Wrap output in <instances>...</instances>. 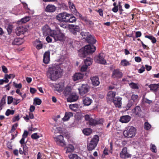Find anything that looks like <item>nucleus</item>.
Returning a JSON list of instances; mask_svg holds the SVG:
<instances>
[{
  "label": "nucleus",
  "mask_w": 159,
  "mask_h": 159,
  "mask_svg": "<svg viewBox=\"0 0 159 159\" xmlns=\"http://www.w3.org/2000/svg\"><path fill=\"white\" fill-rule=\"evenodd\" d=\"M62 70L59 66L55 64L50 66L47 72L48 77L52 81H55L61 76Z\"/></svg>",
  "instance_id": "obj_1"
},
{
  "label": "nucleus",
  "mask_w": 159,
  "mask_h": 159,
  "mask_svg": "<svg viewBox=\"0 0 159 159\" xmlns=\"http://www.w3.org/2000/svg\"><path fill=\"white\" fill-rule=\"evenodd\" d=\"M56 18L59 21L66 23H73L76 20V18L73 14L66 12L59 13L56 16Z\"/></svg>",
  "instance_id": "obj_2"
},
{
  "label": "nucleus",
  "mask_w": 159,
  "mask_h": 159,
  "mask_svg": "<svg viewBox=\"0 0 159 159\" xmlns=\"http://www.w3.org/2000/svg\"><path fill=\"white\" fill-rule=\"evenodd\" d=\"M96 50V47L93 45H87L78 51V54L81 57H85L88 54L93 53Z\"/></svg>",
  "instance_id": "obj_3"
},
{
  "label": "nucleus",
  "mask_w": 159,
  "mask_h": 159,
  "mask_svg": "<svg viewBox=\"0 0 159 159\" xmlns=\"http://www.w3.org/2000/svg\"><path fill=\"white\" fill-rule=\"evenodd\" d=\"M50 36L52 37L55 41H63L65 37L64 34L59 29L53 30L50 34Z\"/></svg>",
  "instance_id": "obj_4"
},
{
  "label": "nucleus",
  "mask_w": 159,
  "mask_h": 159,
  "mask_svg": "<svg viewBox=\"0 0 159 159\" xmlns=\"http://www.w3.org/2000/svg\"><path fill=\"white\" fill-rule=\"evenodd\" d=\"M99 140V137L97 135H95L91 140L88 142L87 144V149L89 151L94 149L97 146Z\"/></svg>",
  "instance_id": "obj_5"
},
{
  "label": "nucleus",
  "mask_w": 159,
  "mask_h": 159,
  "mask_svg": "<svg viewBox=\"0 0 159 159\" xmlns=\"http://www.w3.org/2000/svg\"><path fill=\"white\" fill-rule=\"evenodd\" d=\"M136 130L133 126L128 127L123 132V135L125 138H130L135 136Z\"/></svg>",
  "instance_id": "obj_6"
},
{
  "label": "nucleus",
  "mask_w": 159,
  "mask_h": 159,
  "mask_svg": "<svg viewBox=\"0 0 159 159\" xmlns=\"http://www.w3.org/2000/svg\"><path fill=\"white\" fill-rule=\"evenodd\" d=\"M80 34L83 38L85 39L88 43L91 44H94L96 43V39L89 32H82Z\"/></svg>",
  "instance_id": "obj_7"
},
{
  "label": "nucleus",
  "mask_w": 159,
  "mask_h": 159,
  "mask_svg": "<svg viewBox=\"0 0 159 159\" xmlns=\"http://www.w3.org/2000/svg\"><path fill=\"white\" fill-rule=\"evenodd\" d=\"M105 54L102 53H100L98 55L95 57L94 60L96 63L102 64L106 63V60L104 59Z\"/></svg>",
  "instance_id": "obj_8"
},
{
  "label": "nucleus",
  "mask_w": 159,
  "mask_h": 159,
  "mask_svg": "<svg viewBox=\"0 0 159 159\" xmlns=\"http://www.w3.org/2000/svg\"><path fill=\"white\" fill-rule=\"evenodd\" d=\"M53 138L57 144L61 146H64L66 145L65 142L62 135H60L58 136H54Z\"/></svg>",
  "instance_id": "obj_9"
},
{
  "label": "nucleus",
  "mask_w": 159,
  "mask_h": 159,
  "mask_svg": "<svg viewBox=\"0 0 159 159\" xmlns=\"http://www.w3.org/2000/svg\"><path fill=\"white\" fill-rule=\"evenodd\" d=\"M120 156L122 159H125L131 157V154L127 152L126 147L123 148L120 153Z\"/></svg>",
  "instance_id": "obj_10"
},
{
  "label": "nucleus",
  "mask_w": 159,
  "mask_h": 159,
  "mask_svg": "<svg viewBox=\"0 0 159 159\" xmlns=\"http://www.w3.org/2000/svg\"><path fill=\"white\" fill-rule=\"evenodd\" d=\"M89 86L87 84H83L78 89L79 93L81 95H83L87 93L89 91Z\"/></svg>",
  "instance_id": "obj_11"
},
{
  "label": "nucleus",
  "mask_w": 159,
  "mask_h": 159,
  "mask_svg": "<svg viewBox=\"0 0 159 159\" xmlns=\"http://www.w3.org/2000/svg\"><path fill=\"white\" fill-rule=\"evenodd\" d=\"M132 116L135 117H140L141 116V113L142 110L141 107L139 106L135 107L131 111Z\"/></svg>",
  "instance_id": "obj_12"
},
{
  "label": "nucleus",
  "mask_w": 159,
  "mask_h": 159,
  "mask_svg": "<svg viewBox=\"0 0 159 159\" xmlns=\"http://www.w3.org/2000/svg\"><path fill=\"white\" fill-rule=\"evenodd\" d=\"M69 28L70 32L74 35H76L80 31V27L76 25H70Z\"/></svg>",
  "instance_id": "obj_13"
},
{
  "label": "nucleus",
  "mask_w": 159,
  "mask_h": 159,
  "mask_svg": "<svg viewBox=\"0 0 159 159\" xmlns=\"http://www.w3.org/2000/svg\"><path fill=\"white\" fill-rule=\"evenodd\" d=\"M53 86L54 90L61 93L64 89V83L63 82H61L58 84H55Z\"/></svg>",
  "instance_id": "obj_14"
},
{
  "label": "nucleus",
  "mask_w": 159,
  "mask_h": 159,
  "mask_svg": "<svg viewBox=\"0 0 159 159\" xmlns=\"http://www.w3.org/2000/svg\"><path fill=\"white\" fill-rule=\"evenodd\" d=\"M42 29L43 34L44 36H47L48 35L50 36L51 32L53 30H51L47 25H46L43 26Z\"/></svg>",
  "instance_id": "obj_15"
},
{
  "label": "nucleus",
  "mask_w": 159,
  "mask_h": 159,
  "mask_svg": "<svg viewBox=\"0 0 159 159\" xmlns=\"http://www.w3.org/2000/svg\"><path fill=\"white\" fill-rule=\"evenodd\" d=\"M122 76V74L118 69L114 70L112 72L111 77L113 78H118Z\"/></svg>",
  "instance_id": "obj_16"
},
{
  "label": "nucleus",
  "mask_w": 159,
  "mask_h": 159,
  "mask_svg": "<svg viewBox=\"0 0 159 159\" xmlns=\"http://www.w3.org/2000/svg\"><path fill=\"white\" fill-rule=\"evenodd\" d=\"M26 31L27 29L25 27L21 26L16 28V32L17 35L19 36L24 34Z\"/></svg>",
  "instance_id": "obj_17"
},
{
  "label": "nucleus",
  "mask_w": 159,
  "mask_h": 159,
  "mask_svg": "<svg viewBox=\"0 0 159 159\" xmlns=\"http://www.w3.org/2000/svg\"><path fill=\"white\" fill-rule=\"evenodd\" d=\"M69 97L67 99L68 102H72L77 100L78 98V96L75 93H72L70 94Z\"/></svg>",
  "instance_id": "obj_18"
},
{
  "label": "nucleus",
  "mask_w": 159,
  "mask_h": 159,
  "mask_svg": "<svg viewBox=\"0 0 159 159\" xmlns=\"http://www.w3.org/2000/svg\"><path fill=\"white\" fill-rule=\"evenodd\" d=\"M121 98L117 97L112 101L116 107L120 108L121 106Z\"/></svg>",
  "instance_id": "obj_19"
},
{
  "label": "nucleus",
  "mask_w": 159,
  "mask_h": 159,
  "mask_svg": "<svg viewBox=\"0 0 159 159\" xmlns=\"http://www.w3.org/2000/svg\"><path fill=\"white\" fill-rule=\"evenodd\" d=\"M50 52L49 51H48L45 52L43 55V62L46 64H48L50 61Z\"/></svg>",
  "instance_id": "obj_20"
},
{
  "label": "nucleus",
  "mask_w": 159,
  "mask_h": 159,
  "mask_svg": "<svg viewBox=\"0 0 159 159\" xmlns=\"http://www.w3.org/2000/svg\"><path fill=\"white\" fill-rule=\"evenodd\" d=\"M92 83L93 85L94 86L98 85L100 84L99 78L97 76L92 77L90 78Z\"/></svg>",
  "instance_id": "obj_21"
},
{
  "label": "nucleus",
  "mask_w": 159,
  "mask_h": 159,
  "mask_svg": "<svg viewBox=\"0 0 159 159\" xmlns=\"http://www.w3.org/2000/svg\"><path fill=\"white\" fill-rule=\"evenodd\" d=\"M22 148H20L19 149V153L20 154L26 155L28 151V148L26 144L21 145Z\"/></svg>",
  "instance_id": "obj_22"
},
{
  "label": "nucleus",
  "mask_w": 159,
  "mask_h": 159,
  "mask_svg": "<svg viewBox=\"0 0 159 159\" xmlns=\"http://www.w3.org/2000/svg\"><path fill=\"white\" fill-rule=\"evenodd\" d=\"M116 95V93L112 91H109L107 94V101H113Z\"/></svg>",
  "instance_id": "obj_23"
},
{
  "label": "nucleus",
  "mask_w": 159,
  "mask_h": 159,
  "mask_svg": "<svg viewBox=\"0 0 159 159\" xmlns=\"http://www.w3.org/2000/svg\"><path fill=\"white\" fill-rule=\"evenodd\" d=\"M56 9V7L52 4H48L45 8V11L48 12H54Z\"/></svg>",
  "instance_id": "obj_24"
},
{
  "label": "nucleus",
  "mask_w": 159,
  "mask_h": 159,
  "mask_svg": "<svg viewBox=\"0 0 159 159\" xmlns=\"http://www.w3.org/2000/svg\"><path fill=\"white\" fill-rule=\"evenodd\" d=\"M84 77V74L80 73H75L72 76L73 80L75 81L82 79Z\"/></svg>",
  "instance_id": "obj_25"
},
{
  "label": "nucleus",
  "mask_w": 159,
  "mask_h": 159,
  "mask_svg": "<svg viewBox=\"0 0 159 159\" xmlns=\"http://www.w3.org/2000/svg\"><path fill=\"white\" fill-rule=\"evenodd\" d=\"M130 119L131 117L129 116H123L120 117V121L123 123H127L130 121Z\"/></svg>",
  "instance_id": "obj_26"
},
{
  "label": "nucleus",
  "mask_w": 159,
  "mask_h": 159,
  "mask_svg": "<svg viewBox=\"0 0 159 159\" xmlns=\"http://www.w3.org/2000/svg\"><path fill=\"white\" fill-rule=\"evenodd\" d=\"M83 102L85 106H88L91 104L92 102V100L89 97H85L83 98Z\"/></svg>",
  "instance_id": "obj_27"
},
{
  "label": "nucleus",
  "mask_w": 159,
  "mask_h": 159,
  "mask_svg": "<svg viewBox=\"0 0 159 159\" xmlns=\"http://www.w3.org/2000/svg\"><path fill=\"white\" fill-rule=\"evenodd\" d=\"M148 87L150 88L151 90L154 92H156L159 88V83L151 84L148 86Z\"/></svg>",
  "instance_id": "obj_28"
},
{
  "label": "nucleus",
  "mask_w": 159,
  "mask_h": 159,
  "mask_svg": "<svg viewBox=\"0 0 159 159\" xmlns=\"http://www.w3.org/2000/svg\"><path fill=\"white\" fill-rule=\"evenodd\" d=\"M24 40L23 39L18 38L15 39L12 42L13 45H20L23 43Z\"/></svg>",
  "instance_id": "obj_29"
},
{
  "label": "nucleus",
  "mask_w": 159,
  "mask_h": 159,
  "mask_svg": "<svg viewBox=\"0 0 159 159\" xmlns=\"http://www.w3.org/2000/svg\"><path fill=\"white\" fill-rule=\"evenodd\" d=\"M52 131L55 134L57 133L61 134L62 133V129L61 127L57 126H54L52 128Z\"/></svg>",
  "instance_id": "obj_30"
},
{
  "label": "nucleus",
  "mask_w": 159,
  "mask_h": 159,
  "mask_svg": "<svg viewBox=\"0 0 159 159\" xmlns=\"http://www.w3.org/2000/svg\"><path fill=\"white\" fill-rule=\"evenodd\" d=\"M73 116V114L71 112H66L65 113L64 117L62 119L63 121L68 120L70 117Z\"/></svg>",
  "instance_id": "obj_31"
},
{
  "label": "nucleus",
  "mask_w": 159,
  "mask_h": 159,
  "mask_svg": "<svg viewBox=\"0 0 159 159\" xmlns=\"http://www.w3.org/2000/svg\"><path fill=\"white\" fill-rule=\"evenodd\" d=\"M129 85L132 89H139V85L138 83L131 82L129 83Z\"/></svg>",
  "instance_id": "obj_32"
},
{
  "label": "nucleus",
  "mask_w": 159,
  "mask_h": 159,
  "mask_svg": "<svg viewBox=\"0 0 159 159\" xmlns=\"http://www.w3.org/2000/svg\"><path fill=\"white\" fill-rule=\"evenodd\" d=\"M72 90L71 87L70 86H67L66 87L63 93L66 95H70Z\"/></svg>",
  "instance_id": "obj_33"
},
{
  "label": "nucleus",
  "mask_w": 159,
  "mask_h": 159,
  "mask_svg": "<svg viewBox=\"0 0 159 159\" xmlns=\"http://www.w3.org/2000/svg\"><path fill=\"white\" fill-rule=\"evenodd\" d=\"M66 148H67L66 151V153L69 152H72L74 150V148L71 144H69Z\"/></svg>",
  "instance_id": "obj_34"
},
{
  "label": "nucleus",
  "mask_w": 159,
  "mask_h": 159,
  "mask_svg": "<svg viewBox=\"0 0 159 159\" xmlns=\"http://www.w3.org/2000/svg\"><path fill=\"white\" fill-rule=\"evenodd\" d=\"M34 45L38 49H41L43 47V44L38 40H36L34 42Z\"/></svg>",
  "instance_id": "obj_35"
},
{
  "label": "nucleus",
  "mask_w": 159,
  "mask_h": 159,
  "mask_svg": "<svg viewBox=\"0 0 159 159\" xmlns=\"http://www.w3.org/2000/svg\"><path fill=\"white\" fill-rule=\"evenodd\" d=\"M120 64L121 65L123 66H126L130 65V63L126 59H123L122 60Z\"/></svg>",
  "instance_id": "obj_36"
},
{
  "label": "nucleus",
  "mask_w": 159,
  "mask_h": 159,
  "mask_svg": "<svg viewBox=\"0 0 159 159\" xmlns=\"http://www.w3.org/2000/svg\"><path fill=\"white\" fill-rule=\"evenodd\" d=\"M82 131L84 134L89 135L91 133L92 130L91 129L88 128L84 129Z\"/></svg>",
  "instance_id": "obj_37"
},
{
  "label": "nucleus",
  "mask_w": 159,
  "mask_h": 159,
  "mask_svg": "<svg viewBox=\"0 0 159 159\" xmlns=\"http://www.w3.org/2000/svg\"><path fill=\"white\" fill-rule=\"evenodd\" d=\"M69 107L71 110L76 111L78 108V105L76 104H71L70 105Z\"/></svg>",
  "instance_id": "obj_38"
},
{
  "label": "nucleus",
  "mask_w": 159,
  "mask_h": 159,
  "mask_svg": "<svg viewBox=\"0 0 159 159\" xmlns=\"http://www.w3.org/2000/svg\"><path fill=\"white\" fill-rule=\"evenodd\" d=\"M30 17L29 16H26L21 19L20 21V22L21 23H25L30 20Z\"/></svg>",
  "instance_id": "obj_39"
},
{
  "label": "nucleus",
  "mask_w": 159,
  "mask_h": 159,
  "mask_svg": "<svg viewBox=\"0 0 159 159\" xmlns=\"http://www.w3.org/2000/svg\"><path fill=\"white\" fill-rule=\"evenodd\" d=\"M92 59L90 58H87L84 61L85 64L89 66L92 64Z\"/></svg>",
  "instance_id": "obj_40"
},
{
  "label": "nucleus",
  "mask_w": 159,
  "mask_h": 159,
  "mask_svg": "<svg viewBox=\"0 0 159 159\" xmlns=\"http://www.w3.org/2000/svg\"><path fill=\"white\" fill-rule=\"evenodd\" d=\"M70 159H81L80 157L75 154H71L68 155Z\"/></svg>",
  "instance_id": "obj_41"
},
{
  "label": "nucleus",
  "mask_w": 159,
  "mask_h": 159,
  "mask_svg": "<svg viewBox=\"0 0 159 159\" xmlns=\"http://www.w3.org/2000/svg\"><path fill=\"white\" fill-rule=\"evenodd\" d=\"M150 150L153 152H157V148L156 146L154 144L151 143L150 146Z\"/></svg>",
  "instance_id": "obj_42"
},
{
  "label": "nucleus",
  "mask_w": 159,
  "mask_h": 159,
  "mask_svg": "<svg viewBox=\"0 0 159 159\" xmlns=\"http://www.w3.org/2000/svg\"><path fill=\"white\" fill-rule=\"evenodd\" d=\"M145 38L151 40L153 43H155L157 42V40L152 35H145Z\"/></svg>",
  "instance_id": "obj_43"
},
{
  "label": "nucleus",
  "mask_w": 159,
  "mask_h": 159,
  "mask_svg": "<svg viewBox=\"0 0 159 159\" xmlns=\"http://www.w3.org/2000/svg\"><path fill=\"white\" fill-rule=\"evenodd\" d=\"M69 8L72 12H73L74 11H76V9H75V7L73 3L69 2Z\"/></svg>",
  "instance_id": "obj_44"
},
{
  "label": "nucleus",
  "mask_w": 159,
  "mask_h": 159,
  "mask_svg": "<svg viewBox=\"0 0 159 159\" xmlns=\"http://www.w3.org/2000/svg\"><path fill=\"white\" fill-rule=\"evenodd\" d=\"M41 100L38 98H36L34 99V104L35 105H40L41 103Z\"/></svg>",
  "instance_id": "obj_45"
},
{
  "label": "nucleus",
  "mask_w": 159,
  "mask_h": 159,
  "mask_svg": "<svg viewBox=\"0 0 159 159\" xmlns=\"http://www.w3.org/2000/svg\"><path fill=\"white\" fill-rule=\"evenodd\" d=\"M133 105V102H132V100H129L125 107V108L126 110H128L130 108L132 107Z\"/></svg>",
  "instance_id": "obj_46"
},
{
  "label": "nucleus",
  "mask_w": 159,
  "mask_h": 159,
  "mask_svg": "<svg viewBox=\"0 0 159 159\" xmlns=\"http://www.w3.org/2000/svg\"><path fill=\"white\" fill-rule=\"evenodd\" d=\"M6 103V98L5 97H3L1 100V102L0 103V108H1V109L2 107H3V106Z\"/></svg>",
  "instance_id": "obj_47"
},
{
  "label": "nucleus",
  "mask_w": 159,
  "mask_h": 159,
  "mask_svg": "<svg viewBox=\"0 0 159 159\" xmlns=\"http://www.w3.org/2000/svg\"><path fill=\"white\" fill-rule=\"evenodd\" d=\"M96 119H93L92 118L89 120V125H91L94 126L97 125Z\"/></svg>",
  "instance_id": "obj_48"
},
{
  "label": "nucleus",
  "mask_w": 159,
  "mask_h": 159,
  "mask_svg": "<svg viewBox=\"0 0 159 159\" xmlns=\"http://www.w3.org/2000/svg\"><path fill=\"white\" fill-rule=\"evenodd\" d=\"M151 127V125L148 122H145L144 124V128L145 129L148 130Z\"/></svg>",
  "instance_id": "obj_49"
},
{
  "label": "nucleus",
  "mask_w": 159,
  "mask_h": 159,
  "mask_svg": "<svg viewBox=\"0 0 159 159\" xmlns=\"http://www.w3.org/2000/svg\"><path fill=\"white\" fill-rule=\"evenodd\" d=\"M15 77V75L13 74H10L8 75L6 74L4 76V78H6L7 79H13Z\"/></svg>",
  "instance_id": "obj_50"
},
{
  "label": "nucleus",
  "mask_w": 159,
  "mask_h": 159,
  "mask_svg": "<svg viewBox=\"0 0 159 159\" xmlns=\"http://www.w3.org/2000/svg\"><path fill=\"white\" fill-rule=\"evenodd\" d=\"M138 96L137 95L133 94L131 97V100L133 101V102H136L138 99Z\"/></svg>",
  "instance_id": "obj_51"
},
{
  "label": "nucleus",
  "mask_w": 159,
  "mask_h": 159,
  "mask_svg": "<svg viewBox=\"0 0 159 159\" xmlns=\"http://www.w3.org/2000/svg\"><path fill=\"white\" fill-rule=\"evenodd\" d=\"M14 113V111L13 110L8 109L6 111L5 114L7 116H9L10 114L13 115Z\"/></svg>",
  "instance_id": "obj_52"
},
{
  "label": "nucleus",
  "mask_w": 159,
  "mask_h": 159,
  "mask_svg": "<svg viewBox=\"0 0 159 159\" xmlns=\"http://www.w3.org/2000/svg\"><path fill=\"white\" fill-rule=\"evenodd\" d=\"M97 125H102L103 123L104 120L103 119H96Z\"/></svg>",
  "instance_id": "obj_53"
},
{
  "label": "nucleus",
  "mask_w": 159,
  "mask_h": 159,
  "mask_svg": "<svg viewBox=\"0 0 159 159\" xmlns=\"http://www.w3.org/2000/svg\"><path fill=\"white\" fill-rule=\"evenodd\" d=\"M31 137L33 139H37L40 137V136L37 133H35L32 134Z\"/></svg>",
  "instance_id": "obj_54"
},
{
  "label": "nucleus",
  "mask_w": 159,
  "mask_h": 159,
  "mask_svg": "<svg viewBox=\"0 0 159 159\" xmlns=\"http://www.w3.org/2000/svg\"><path fill=\"white\" fill-rule=\"evenodd\" d=\"M74 14L76 15V16H78L81 19L83 20V18L82 17V15L80 14L79 12H77L76 10L75 11H74L72 12Z\"/></svg>",
  "instance_id": "obj_55"
},
{
  "label": "nucleus",
  "mask_w": 159,
  "mask_h": 159,
  "mask_svg": "<svg viewBox=\"0 0 159 159\" xmlns=\"http://www.w3.org/2000/svg\"><path fill=\"white\" fill-rule=\"evenodd\" d=\"M13 28L12 25H8V27L7 28V31L9 33H11L12 31Z\"/></svg>",
  "instance_id": "obj_56"
},
{
  "label": "nucleus",
  "mask_w": 159,
  "mask_h": 159,
  "mask_svg": "<svg viewBox=\"0 0 159 159\" xmlns=\"http://www.w3.org/2000/svg\"><path fill=\"white\" fill-rule=\"evenodd\" d=\"M88 67V66L85 64L83 65L81 68V71L83 72L87 70Z\"/></svg>",
  "instance_id": "obj_57"
},
{
  "label": "nucleus",
  "mask_w": 159,
  "mask_h": 159,
  "mask_svg": "<svg viewBox=\"0 0 159 159\" xmlns=\"http://www.w3.org/2000/svg\"><path fill=\"white\" fill-rule=\"evenodd\" d=\"M13 98L12 97L9 96L7 98V103L10 104L12 103L13 101Z\"/></svg>",
  "instance_id": "obj_58"
},
{
  "label": "nucleus",
  "mask_w": 159,
  "mask_h": 159,
  "mask_svg": "<svg viewBox=\"0 0 159 159\" xmlns=\"http://www.w3.org/2000/svg\"><path fill=\"white\" fill-rule=\"evenodd\" d=\"M14 86L16 88L20 89L22 88V85L21 83H19V84L15 83L14 84Z\"/></svg>",
  "instance_id": "obj_59"
},
{
  "label": "nucleus",
  "mask_w": 159,
  "mask_h": 159,
  "mask_svg": "<svg viewBox=\"0 0 159 159\" xmlns=\"http://www.w3.org/2000/svg\"><path fill=\"white\" fill-rule=\"evenodd\" d=\"M17 126L18 125L17 124H15L13 125L12 127V128L11 130V132H13L16 129V128L17 127Z\"/></svg>",
  "instance_id": "obj_60"
},
{
  "label": "nucleus",
  "mask_w": 159,
  "mask_h": 159,
  "mask_svg": "<svg viewBox=\"0 0 159 159\" xmlns=\"http://www.w3.org/2000/svg\"><path fill=\"white\" fill-rule=\"evenodd\" d=\"M2 71L3 72L5 73H7V69L5 66H2Z\"/></svg>",
  "instance_id": "obj_61"
},
{
  "label": "nucleus",
  "mask_w": 159,
  "mask_h": 159,
  "mask_svg": "<svg viewBox=\"0 0 159 159\" xmlns=\"http://www.w3.org/2000/svg\"><path fill=\"white\" fill-rule=\"evenodd\" d=\"M50 36H48L46 38V41L48 43H50L52 42V39Z\"/></svg>",
  "instance_id": "obj_62"
},
{
  "label": "nucleus",
  "mask_w": 159,
  "mask_h": 159,
  "mask_svg": "<svg viewBox=\"0 0 159 159\" xmlns=\"http://www.w3.org/2000/svg\"><path fill=\"white\" fill-rule=\"evenodd\" d=\"M25 138L22 137V139L20 141V143L21 144V145H23L24 144H25Z\"/></svg>",
  "instance_id": "obj_63"
},
{
  "label": "nucleus",
  "mask_w": 159,
  "mask_h": 159,
  "mask_svg": "<svg viewBox=\"0 0 159 159\" xmlns=\"http://www.w3.org/2000/svg\"><path fill=\"white\" fill-rule=\"evenodd\" d=\"M141 33L140 31H137L136 32L135 36L136 38L139 37L141 36Z\"/></svg>",
  "instance_id": "obj_64"
}]
</instances>
